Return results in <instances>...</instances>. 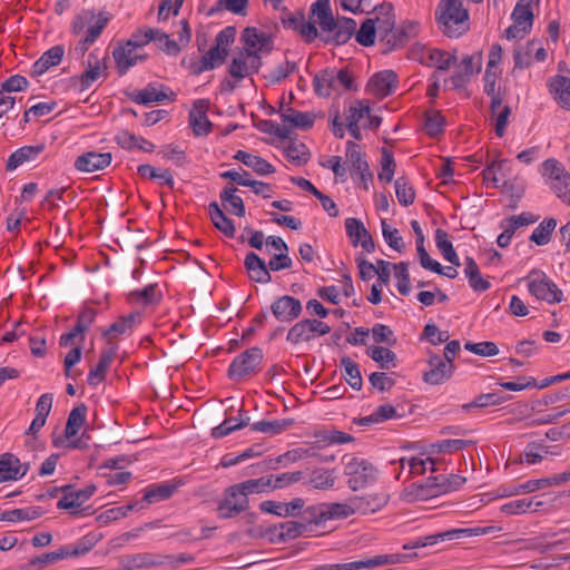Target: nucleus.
I'll list each match as a JSON object with an SVG mask.
<instances>
[{
	"label": "nucleus",
	"instance_id": "1",
	"mask_svg": "<svg viewBox=\"0 0 570 570\" xmlns=\"http://www.w3.org/2000/svg\"><path fill=\"white\" fill-rule=\"evenodd\" d=\"M311 17H315L322 35L321 40L325 43L342 46L345 45L352 36H355L357 43L364 47H371L375 43L376 28L375 20L365 19L360 29L356 30V21L348 17L335 18L331 8L330 0H317L311 6Z\"/></svg>",
	"mask_w": 570,
	"mask_h": 570
},
{
	"label": "nucleus",
	"instance_id": "2",
	"mask_svg": "<svg viewBox=\"0 0 570 570\" xmlns=\"http://www.w3.org/2000/svg\"><path fill=\"white\" fill-rule=\"evenodd\" d=\"M441 31L448 37H460L469 30V11L461 0H441L435 10Z\"/></svg>",
	"mask_w": 570,
	"mask_h": 570
},
{
	"label": "nucleus",
	"instance_id": "3",
	"mask_svg": "<svg viewBox=\"0 0 570 570\" xmlns=\"http://www.w3.org/2000/svg\"><path fill=\"white\" fill-rule=\"evenodd\" d=\"M344 474L348 476L347 485L352 491L364 489L377 480L376 468L365 459L344 455Z\"/></svg>",
	"mask_w": 570,
	"mask_h": 570
},
{
	"label": "nucleus",
	"instance_id": "4",
	"mask_svg": "<svg viewBox=\"0 0 570 570\" xmlns=\"http://www.w3.org/2000/svg\"><path fill=\"white\" fill-rule=\"evenodd\" d=\"M263 351L255 346L237 355L228 367V376L232 380H240L254 373L263 361Z\"/></svg>",
	"mask_w": 570,
	"mask_h": 570
},
{
	"label": "nucleus",
	"instance_id": "5",
	"mask_svg": "<svg viewBox=\"0 0 570 570\" xmlns=\"http://www.w3.org/2000/svg\"><path fill=\"white\" fill-rule=\"evenodd\" d=\"M249 501L238 484L225 490L224 499L218 504V514L223 519H230L248 509Z\"/></svg>",
	"mask_w": 570,
	"mask_h": 570
},
{
	"label": "nucleus",
	"instance_id": "6",
	"mask_svg": "<svg viewBox=\"0 0 570 570\" xmlns=\"http://www.w3.org/2000/svg\"><path fill=\"white\" fill-rule=\"evenodd\" d=\"M530 276H537V278L532 279L528 285L529 292L533 296L549 304L560 303L562 301V291L554 282L548 278L543 272L533 269Z\"/></svg>",
	"mask_w": 570,
	"mask_h": 570
},
{
	"label": "nucleus",
	"instance_id": "7",
	"mask_svg": "<svg viewBox=\"0 0 570 570\" xmlns=\"http://www.w3.org/2000/svg\"><path fill=\"white\" fill-rule=\"evenodd\" d=\"M303 311L302 302L291 295L277 297L271 305L273 316L283 323L295 321Z\"/></svg>",
	"mask_w": 570,
	"mask_h": 570
},
{
	"label": "nucleus",
	"instance_id": "8",
	"mask_svg": "<svg viewBox=\"0 0 570 570\" xmlns=\"http://www.w3.org/2000/svg\"><path fill=\"white\" fill-rule=\"evenodd\" d=\"M482 65V55L478 52L473 56H465L461 63L459 65V70L455 71L450 78L449 81L452 86V89L460 90L462 89L469 81L471 76L474 72L481 71ZM448 82V80H445Z\"/></svg>",
	"mask_w": 570,
	"mask_h": 570
},
{
	"label": "nucleus",
	"instance_id": "9",
	"mask_svg": "<svg viewBox=\"0 0 570 570\" xmlns=\"http://www.w3.org/2000/svg\"><path fill=\"white\" fill-rule=\"evenodd\" d=\"M397 86V75L393 70H383L374 73L367 85L366 90L376 98H385L392 95Z\"/></svg>",
	"mask_w": 570,
	"mask_h": 570
},
{
	"label": "nucleus",
	"instance_id": "10",
	"mask_svg": "<svg viewBox=\"0 0 570 570\" xmlns=\"http://www.w3.org/2000/svg\"><path fill=\"white\" fill-rule=\"evenodd\" d=\"M60 489L63 493V497L57 503V508L60 510L80 508L97 490L95 484H89L81 490H76L71 484L60 487Z\"/></svg>",
	"mask_w": 570,
	"mask_h": 570
},
{
	"label": "nucleus",
	"instance_id": "11",
	"mask_svg": "<svg viewBox=\"0 0 570 570\" xmlns=\"http://www.w3.org/2000/svg\"><path fill=\"white\" fill-rule=\"evenodd\" d=\"M429 371L423 374V381L431 385H439L448 381L455 368L454 364H449L441 355L431 354L429 358Z\"/></svg>",
	"mask_w": 570,
	"mask_h": 570
},
{
	"label": "nucleus",
	"instance_id": "12",
	"mask_svg": "<svg viewBox=\"0 0 570 570\" xmlns=\"http://www.w3.org/2000/svg\"><path fill=\"white\" fill-rule=\"evenodd\" d=\"M208 104L205 100H196L189 111V127L197 137L207 136L213 128V122L207 117Z\"/></svg>",
	"mask_w": 570,
	"mask_h": 570
},
{
	"label": "nucleus",
	"instance_id": "13",
	"mask_svg": "<svg viewBox=\"0 0 570 570\" xmlns=\"http://www.w3.org/2000/svg\"><path fill=\"white\" fill-rule=\"evenodd\" d=\"M111 159L112 156L110 153L88 151L77 157L75 167L79 171L94 173L108 167Z\"/></svg>",
	"mask_w": 570,
	"mask_h": 570
},
{
	"label": "nucleus",
	"instance_id": "14",
	"mask_svg": "<svg viewBox=\"0 0 570 570\" xmlns=\"http://www.w3.org/2000/svg\"><path fill=\"white\" fill-rule=\"evenodd\" d=\"M374 11L376 12V17L373 18L375 20L376 32H379L381 40L384 41L393 31L396 22L393 4L383 2L375 6Z\"/></svg>",
	"mask_w": 570,
	"mask_h": 570
},
{
	"label": "nucleus",
	"instance_id": "15",
	"mask_svg": "<svg viewBox=\"0 0 570 570\" xmlns=\"http://www.w3.org/2000/svg\"><path fill=\"white\" fill-rule=\"evenodd\" d=\"M304 504L305 501L302 498H295L288 503L266 500L259 504V509L265 513H272L277 517H298Z\"/></svg>",
	"mask_w": 570,
	"mask_h": 570
},
{
	"label": "nucleus",
	"instance_id": "16",
	"mask_svg": "<svg viewBox=\"0 0 570 570\" xmlns=\"http://www.w3.org/2000/svg\"><path fill=\"white\" fill-rule=\"evenodd\" d=\"M440 495L435 482L429 476L422 483H413L402 492V499L406 502L424 501Z\"/></svg>",
	"mask_w": 570,
	"mask_h": 570
},
{
	"label": "nucleus",
	"instance_id": "17",
	"mask_svg": "<svg viewBox=\"0 0 570 570\" xmlns=\"http://www.w3.org/2000/svg\"><path fill=\"white\" fill-rule=\"evenodd\" d=\"M244 265L252 281L262 284H267L272 281L268 264L254 252L246 255Z\"/></svg>",
	"mask_w": 570,
	"mask_h": 570
},
{
	"label": "nucleus",
	"instance_id": "18",
	"mask_svg": "<svg viewBox=\"0 0 570 570\" xmlns=\"http://www.w3.org/2000/svg\"><path fill=\"white\" fill-rule=\"evenodd\" d=\"M351 502L354 514H368L382 509L387 503V498L384 494L354 495Z\"/></svg>",
	"mask_w": 570,
	"mask_h": 570
},
{
	"label": "nucleus",
	"instance_id": "19",
	"mask_svg": "<svg viewBox=\"0 0 570 570\" xmlns=\"http://www.w3.org/2000/svg\"><path fill=\"white\" fill-rule=\"evenodd\" d=\"M281 119L285 125H289L287 126L289 130L292 128L308 130L314 126L315 115L313 112H304L288 107L281 112Z\"/></svg>",
	"mask_w": 570,
	"mask_h": 570
},
{
	"label": "nucleus",
	"instance_id": "20",
	"mask_svg": "<svg viewBox=\"0 0 570 570\" xmlns=\"http://www.w3.org/2000/svg\"><path fill=\"white\" fill-rule=\"evenodd\" d=\"M548 86L557 104L563 109L570 110V78L557 75L549 80Z\"/></svg>",
	"mask_w": 570,
	"mask_h": 570
},
{
	"label": "nucleus",
	"instance_id": "21",
	"mask_svg": "<svg viewBox=\"0 0 570 570\" xmlns=\"http://www.w3.org/2000/svg\"><path fill=\"white\" fill-rule=\"evenodd\" d=\"M65 55V48L60 45L51 47L45 51L42 56L33 63L31 69L32 76H40L51 67L58 66Z\"/></svg>",
	"mask_w": 570,
	"mask_h": 570
},
{
	"label": "nucleus",
	"instance_id": "22",
	"mask_svg": "<svg viewBox=\"0 0 570 570\" xmlns=\"http://www.w3.org/2000/svg\"><path fill=\"white\" fill-rule=\"evenodd\" d=\"M228 57V50L213 46L198 62L193 65L194 73L198 75L207 70H213L223 65Z\"/></svg>",
	"mask_w": 570,
	"mask_h": 570
},
{
	"label": "nucleus",
	"instance_id": "23",
	"mask_svg": "<svg viewBox=\"0 0 570 570\" xmlns=\"http://www.w3.org/2000/svg\"><path fill=\"white\" fill-rule=\"evenodd\" d=\"M112 56L120 76L125 75L128 69L135 66L138 61L145 59L144 56L137 55L136 49L127 46V43L115 48Z\"/></svg>",
	"mask_w": 570,
	"mask_h": 570
},
{
	"label": "nucleus",
	"instance_id": "24",
	"mask_svg": "<svg viewBox=\"0 0 570 570\" xmlns=\"http://www.w3.org/2000/svg\"><path fill=\"white\" fill-rule=\"evenodd\" d=\"M539 2L540 0H518L511 14L513 22L525 26L522 30L531 31L534 21L532 6H538Z\"/></svg>",
	"mask_w": 570,
	"mask_h": 570
},
{
	"label": "nucleus",
	"instance_id": "25",
	"mask_svg": "<svg viewBox=\"0 0 570 570\" xmlns=\"http://www.w3.org/2000/svg\"><path fill=\"white\" fill-rule=\"evenodd\" d=\"M298 515L302 520L299 522L306 524V532H313V527L323 528L326 523L325 503L314 504L306 509H302Z\"/></svg>",
	"mask_w": 570,
	"mask_h": 570
},
{
	"label": "nucleus",
	"instance_id": "26",
	"mask_svg": "<svg viewBox=\"0 0 570 570\" xmlns=\"http://www.w3.org/2000/svg\"><path fill=\"white\" fill-rule=\"evenodd\" d=\"M313 87L320 97H330L333 91H337L335 69L327 68L316 73L313 78Z\"/></svg>",
	"mask_w": 570,
	"mask_h": 570
},
{
	"label": "nucleus",
	"instance_id": "27",
	"mask_svg": "<svg viewBox=\"0 0 570 570\" xmlns=\"http://www.w3.org/2000/svg\"><path fill=\"white\" fill-rule=\"evenodd\" d=\"M234 159L243 163L245 166L252 168L257 175L261 176L275 173V167L266 159L244 150H238L234 155Z\"/></svg>",
	"mask_w": 570,
	"mask_h": 570
},
{
	"label": "nucleus",
	"instance_id": "28",
	"mask_svg": "<svg viewBox=\"0 0 570 570\" xmlns=\"http://www.w3.org/2000/svg\"><path fill=\"white\" fill-rule=\"evenodd\" d=\"M414 28L415 24L413 22H406L399 28L394 26L393 31L383 41L386 46V49L383 50V53H387L397 48H402L411 39Z\"/></svg>",
	"mask_w": 570,
	"mask_h": 570
},
{
	"label": "nucleus",
	"instance_id": "29",
	"mask_svg": "<svg viewBox=\"0 0 570 570\" xmlns=\"http://www.w3.org/2000/svg\"><path fill=\"white\" fill-rule=\"evenodd\" d=\"M45 149L43 145L23 146L13 151L7 160V170H13L26 161L35 160Z\"/></svg>",
	"mask_w": 570,
	"mask_h": 570
},
{
	"label": "nucleus",
	"instance_id": "30",
	"mask_svg": "<svg viewBox=\"0 0 570 570\" xmlns=\"http://www.w3.org/2000/svg\"><path fill=\"white\" fill-rule=\"evenodd\" d=\"M511 399V395L504 394L501 391L484 393L478 395L472 402L463 404L462 410L470 412L472 409H483L488 406L500 405Z\"/></svg>",
	"mask_w": 570,
	"mask_h": 570
},
{
	"label": "nucleus",
	"instance_id": "31",
	"mask_svg": "<svg viewBox=\"0 0 570 570\" xmlns=\"http://www.w3.org/2000/svg\"><path fill=\"white\" fill-rule=\"evenodd\" d=\"M455 539H458L456 529H451L411 540L403 546V549L412 550L416 548L434 546L440 541H451Z\"/></svg>",
	"mask_w": 570,
	"mask_h": 570
},
{
	"label": "nucleus",
	"instance_id": "32",
	"mask_svg": "<svg viewBox=\"0 0 570 570\" xmlns=\"http://www.w3.org/2000/svg\"><path fill=\"white\" fill-rule=\"evenodd\" d=\"M157 557L151 553H136L122 556L119 560L120 568L118 570H135L156 566Z\"/></svg>",
	"mask_w": 570,
	"mask_h": 570
},
{
	"label": "nucleus",
	"instance_id": "33",
	"mask_svg": "<svg viewBox=\"0 0 570 570\" xmlns=\"http://www.w3.org/2000/svg\"><path fill=\"white\" fill-rule=\"evenodd\" d=\"M346 159L350 164V171L352 176L357 173L367 171V168H370L364 154L361 153L360 146L352 140L346 144Z\"/></svg>",
	"mask_w": 570,
	"mask_h": 570
},
{
	"label": "nucleus",
	"instance_id": "34",
	"mask_svg": "<svg viewBox=\"0 0 570 570\" xmlns=\"http://www.w3.org/2000/svg\"><path fill=\"white\" fill-rule=\"evenodd\" d=\"M309 471V468H306V472ZM335 471L315 468L309 472V479L306 481V484L311 485L317 490H327L332 489L335 484Z\"/></svg>",
	"mask_w": 570,
	"mask_h": 570
},
{
	"label": "nucleus",
	"instance_id": "35",
	"mask_svg": "<svg viewBox=\"0 0 570 570\" xmlns=\"http://www.w3.org/2000/svg\"><path fill=\"white\" fill-rule=\"evenodd\" d=\"M366 354L376 362L382 370L396 367V354L387 347L372 345L367 348Z\"/></svg>",
	"mask_w": 570,
	"mask_h": 570
},
{
	"label": "nucleus",
	"instance_id": "36",
	"mask_svg": "<svg viewBox=\"0 0 570 570\" xmlns=\"http://www.w3.org/2000/svg\"><path fill=\"white\" fill-rule=\"evenodd\" d=\"M20 460L12 453L0 455V483L19 479Z\"/></svg>",
	"mask_w": 570,
	"mask_h": 570
},
{
	"label": "nucleus",
	"instance_id": "37",
	"mask_svg": "<svg viewBox=\"0 0 570 570\" xmlns=\"http://www.w3.org/2000/svg\"><path fill=\"white\" fill-rule=\"evenodd\" d=\"M176 488V484L169 483L151 484L145 490L142 502L154 504L167 500L174 494Z\"/></svg>",
	"mask_w": 570,
	"mask_h": 570
},
{
	"label": "nucleus",
	"instance_id": "38",
	"mask_svg": "<svg viewBox=\"0 0 570 570\" xmlns=\"http://www.w3.org/2000/svg\"><path fill=\"white\" fill-rule=\"evenodd\" d=\"M114 356V350H105L101 352L98 364L94 366L88 374L89 385H97L106 379L107 371Z\"/></svg>",
	"mask_w": 570,
	"mask_h": 570
},
{
	"label": "nucleus",
	"instance_id": "39",
	"mask_svg": "<svg viewBox=\"0 0 570 570\" xmlns=\"http://www.w3.org/2000/svg\"><path fill=\"white\" fill-rule=\"evenodd\" d=\"M340 366L344 368V379L347 384L355 391H360L363 386V379L360 366L350 356H343Z\"/></svg>",
	"mask_w": 570,
	"mask_h": 570
},
{
	"label": "nucleus",
	"instance_id": "40",
	"mask_svg": "<svg viewBox=\"0 0 570 570\" xmlns=\"http://www.w3.org/2000/svg\"><path fill=\"white\" fill-rule=\"evenodd\" d=\"M86 415L87 406L83 403L77 405L71 410V412L68 415L67 424L65 428V436L67 439H71L79 432L80 428L86 422Z\"/></svg>",
	"mask_w": 570,
	"mask_h": 570
},
{
	"label": "nucleus",
	"instance_id": "41",
	"mask_svg": "<svg viewBox=\"0 0 570 570\" xmlns=\"http://www.w3.org/2000/svg\"><path fill=\"white\" fill-rule=\"evenodd\" d=\"M314 338L309 318L302 320L295 323L287 333L286 340L293 345L311 342Z\"/></svg>",
	"mask_w": 570,
	"mask_h": 570
},
{
	"label": "nucleus",
	"instance_id": "42",
	"mask_svg": "<svg viewBox=\"0 0 570 570\" xmlns=\"http://www.w3.org/2000/svg\"><path fill=\"white\" fill-rule=\"evenodd\" d=\"M294 424V419H282L274 421H259L252 424L250 429L253 431L262 432L268 435H277L282 432L286 431L289 426Z\"/></svg>",
	"mask_w": 570,
	"mask_h": 570
},
{
	"label": "nucleus",
	"instance_id": "43",
	"mask_svg": "<svg viewBox=\"0 0 570 570\" xmlns=\"http://www.w3.org/2000/svg\"><path fill=\"white\" fill-rule=\"evenodd\" d=\"M248 0H217L206 14L208 17L215 16L223 10H227L236 16H246Z\"/></svg>",
	"mask_w": 570,
	"mask_h": 570
},
{
	"label": "nucleus",
	"instance_id": "44",
	"mask_svg": "<svg viewBox=\"0 0 570 570\" xmlns=\"http://www.w3.org/2000/svg\"><path fill=\"white\" fill-rule=\"evenodd\" d=\"M288 139L291 141L288 146L284 149V155L288 159V161L295 164L296 166H303L307 164L311 155L306 145L303 142H297L291 136Z\"/></svg>",
	"mask_w": 570,
	"mask_h": 570
},
{
	"label": "nucleus",
	"instance_id": "45",
	"mask_svg": "<svg viewBox=\"0 0 570 570\" xmlns=\"http://www.w3.org/2000/svg\"><path fill=\"white\" fill-rule=\"evenodd\" d=\"M106 66H101L99 60L95 58L94 53L88 57V68L82 72L80 77L81 89L89 88L104 72Z\"/></svg>",
	"mask_w": 570,
	"mask_h": 570
},
{
	"label": "nucleus",
	"instance_id": "46",
	"mask_svg": "<svg viewBox=\"0 0 570 570\" xmlns=\"http://www.w3.org/2000/svg\"><path fill=\"white\" fill-rule=\"evenodd\" d=\"M557 227L554 218H544L532 232L530 240L538 246L547 245L551 240V235Z\"/></svg>",
	"mask_w": 570,
	"mask_h": 570
},
{
	"label": "nucleus",
	"instance_id": "47",
	"mask_svg": "<svg viewBox=\"0 0 570 570\" xmlns=\"http://www.w3.org/2000/svg\"><path fill=\"white\" fill-rule=\"evenodd\" d=\"M432 481L435 482L440 494H444L458 490L465 483L466 479L462 475L451 473L434 475L432 476Z\"/></svg>",
	"mask_w": 570,
	"mask_h": 570
},
{
	"label": "nucleus",
	"instance_id": "48",
	"mask_svg": "<svg viewBox=\"0 0 570 570\" xmlns=\"http://www.w3.org/2000/svg\"><path fill=\"white\" fill-rule=\"evenodd\" d=\"M424 130L425 132L434 138L443 132V127L445 125V118L442 116L439 110H430L424 115Z\"/></svg>",
	"mask_w": 570,
	"mask_h": 570
},
{
	"label": "nucleus",
	"instance_id": "49",
	"mask_svg": "<svg viewBox=\"0 0 570 570\" xmlns=\"http://www.w3.org/2000/svg\"><path fill=\"white\" fill-rule=\"evenodd\" d=\"M128 97L140 105H148L154 101H163L167 98V95L163 91H158L156 87L149 85L145 89L129 94Z\"/></svg>",
	"mask_w": 570,
	"mask_h": 570
},
{
	"label": "nucleus",
	"instance_id": "50",
	"mask_svg": "<svg viewBox=\"0 0 570 570\" xmlns=\"http://www.w3.org/2000/svg\"><path fill=\"white\" fill-rule=\"evenodd\" d=\"M429 60L438 66V70L433 73V78H436L439 71H448L451 66L456 63L458 58L455 55L448 56L444 50L432 49L429 53Z\"/></svg>",
	"mask_w": 570,
	"mask_h": 570
},
{
	"label": "nucleus",
	"instance_id": "51",
	"mask_svg": "<svg viewBox=\"0 0 570 570\" xmlns=\"http://www.w3.org/2000/svg\"><path fill=\"white\" fill-rule=\"evenodd\" d=\"M345 230L347 236L351 239V243L354 247L358 246V243L366 238L368 234H371L364 226V224L354 217L346 218L345 220Z\"/></svg>",
	"mask_w": 570,
	"mask_h": 570
},
{
	"label": "nucleus",
	"instance_id": "52",
	"mask_svg": "<svg viewBox=\"0 0 570 570\" xmlns=\"http://www.w3.org/2000/svg\"><path fill=\"white\" fill-rule=\"evenodd\" d=\"M394 185L399 203L404 207L412 205L415 199V190L409 184L407 179L405 177H399Z\"/></svg>",
	"mask_w": 570,
	"mask_h": 570
},
{
	"label": "nucleus",
	"instance_id": "53",
	"mask_svg": "<svg viewBox=\"0 0 570 570\" xmlns=\"http://www.w3.org/2000/svg\"><path fill=\"white\" fill-rule=\"evenodd\" d=\"M279 531L281 524H275L268 528H263L262 525L248 528L246 533L254 539L267 538L272 543H282L285 540H281Z\"/></svg>",
	"mask_w": 570,
	"mask_h": 570
},
{
	"label": "nucleus",
	"instance_id": "54",
	"mask_svg": "<svg viewBox=\"0 0 570 570\" xmlns=\"http://www.w3.org/2000/svg\"><path fill=\"white\" fill-rule=\"evenodd\" d=\"M381 226L384 240L387 245L399 253L404 252L405 244L402 236H400L399 230L396 228H392L385 219H382Z\"/></svg>",
	"mask_w": 570,
	"mask_h": 570
},
{
	"label": "nucleus",
	"instance_id": "55",
	"mask_svg": "<svg viewBox=\"0 0 570 570\" xmlns=\"http://www.w3.org/2000/svg\"><path fill=\"white\" fill-rule=\"evenodd\" d=\"M395 160L393 154L385 147L382 148L381 171L379 179L381 181L391 183L395 171Z\"/></svg>",
	"mask_w": 570,
	"mask_h": 570
},
{
	"label": "nucleus",
	"instance_id": "56",
	"mask_svg": "<svg viewBox=\"0 0 570 570\" xmlns=\"http://www.w3.org/2000/svg\"><path fill=\"white\" fill-rule=\"evenodd\" d=\"M254 126L259 131L276 136L279 139L289 138L291 131L287 125L279 126L273 120L259 119L258 121L254 122Z\"/></svg>",
	"mask_w": 570,
	"mask_h": 570
},
{
	"label": "nucleus",
	"instance_id": "57",
	"mask_svg": "<svg viewBox=\"0 0 570 570\" xmlns=\"http://www.w3.org/2000/svg\"><path fill=\"white\" fill-rule=\"evenodd\" d=\"M281 524V540H292L296 539L301 535H304L306 532V524L301 523L299 521H285L279 523Z\"/></svg>",
	"mask_w": 570,
	"mask_h": 570
},
{
	"label": "nucleus",
	"instance_id": "58",
	"mask_svg": "<svg viewBox=\"0 0 570 570\" xmlns=\"http://www.w3.org/2000/svg\"><path fill=\"white\" fill-rule=\"evenodd\" d=\"M353 514L354 512L351 500L348 503H325L326 521L332 519H344Z\"/></svg>",
	"mask_w": 570,
	"mask_h": 570
},
{
	"label": "nucleus",
	"instance_id": "59",
	"mask_svg": "<svg viewBox=\"0 0 570 570\" xmlns=\"http://www.w3.org/2000/svg\"><path fill=\"white\" fill-rule=\"evenodd\" d=\"M228 73L235 79H243L246 76H249V67L246 61V56L243 55V49H238V56L234 57L229 67Z\"/></svg>",
	"mask_w": 570,
	"mask_h": 570
},
{
	"label": "nucleus",
	"instance_id": "60",
	"mask_svg": "<svg viewBox=\"0 0 570 570\" xmlns=\"http://www.w3.org/2000/svg\"><path fill=\"white\" fill-rule=\"evenodd\" d=\"M393 268L395 269V277L399 279V292L404 296L409 295L411 292L409 264L405 262H400L394 264Z\"/></svg>",
	"mask_w": 570,
	"mask_h": 570
},
{
	"label": "nucleus",
	"instance_id": "61",
	"mask_svg": "<svg viewBox=\"0 0 570 570\" xmlns=\"http://www.w3.org/2000/svg\"><path fill=\"white\" fill-rule=\"evenodd\" d=\"M535 40L529 41L524 48L514 50L513 60L514 68L525 69L531 65V55L534 51Z\"/></svg>",
	"mask_w": 570,
	"mask_h": 570
},
{
	"label": "nucleus",
	"instance_id": "62",
	"mask_svg": "<svg viewBox=\"0 0 570 570\" xmlns=\"http://www.w3.org/2000/svg\"><path fill=\"white\" fill-rule=\"evenodd\" d=\"M464 348L480 356H495L499 354L497 344L490 341L480 343L466 342Z\"/></svg>",
	"mask_w": 570,
	"mask_h": 570
},
{
	"label": "nucleus",
	"instance_id": "63",
	"mask_svg": "<svg viewBox=\"0 0 570 570\" xmlns=\"http://www.w3.org/2000/svg\"><path fill=\"white\" fill-rule=\"evenodd\" d=\"M149 35L151 37V41L155 42L159 49L169 53L177 49V43L169 39V36L159 29L150 28Z\"/></svg>",
	"mask_w": 570,
	"mask_h": 570
},
{
	"label": "nucleus",
	"instance_id": "64",
	"mask_svg": "<svg viewBox=\"0 0 570 570\" xmlns=\"http://www.w3.org/2000/svg\"><path fill=\"white\" fill-rule=\"evenodd\" d=\"M552 188L557 196L567 204H570V174L562 175L559 179L553 180Z\"/></svg>",
	"mask_w": 570,
	"mask_h": 570
}]
</instances>
